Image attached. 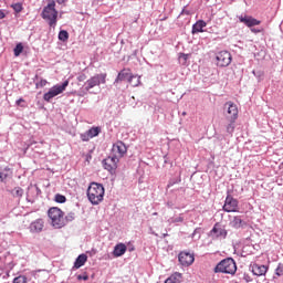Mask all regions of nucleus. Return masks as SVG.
I'll use <instances>...</instances> for the list:
<instances>
[{
    "label": "nucleus",
    "instance_id": "obj_1",
    "mask_svg": "<svg viewBox=\"0 0 283 283\" xmlns=\"http://www.w3.org/2000/svg\"><path fill=\"white\" fill-rule=\"evenodd\" d=\"M41 17L50 28H56L59 21V11L56 10V2L51 0L42 10Z\"/></svg>",
    "mask_w": 283,
    "mask_h": 283
},
{
    "label": "nucleus",
    "instance_id": "obj_2",
    "mask_svg": "<svg viewBox=\"0 0 283 283\" xmlns=\"http://www.w3.org/2000/svg\"><path fill=\"white\" fill-rule=\"evenodd\" d=\"M87 198L93 205H101L103 198H105V188L103 185L92 182L87 188Z\"/></svg>",
    "mask_w": 283,
    "mask_h": 283
},
{
    "label": "nucleus",
    "instance_id": "obj_3",
    "mask_svg": "<svg viewBox=\"0 0 283 283\" xmlns=\"http://www.w3.org/2000/svg\"><path fill=\"white\" fill-rule=\"evenodd\" d=\"M48 216L51 220L52 227L55 229H62V227H65V213L61 208L52 207L48 211Z\"/></svg>",
    "mask_w": 283,
    "mask_h": 283
},
{
    "label": "nucleus",
    "instance_id": "obj_4",
    "mask_svg": "<svg viewBox=\"0 0 283 283\" xmlns=\"http://www.w3.org/2000/svg\"><path fill=\"white\" fill-rule=\"evenodd\" d=\"M238 271V265L232 258L222 260L214 268V273H227L228 275H235Z\"/></svg>",
    "mask_w": 283,
    "mask_h": 283
},
{
    "label": "nucleus",
    "instance_id": "obj_5",
    "mask_svg": "<svg viewBox=\"0 0 283 283\" xmlns=\"http://www.w3.org/2000/svg\"><path fill=\"white\" fill-rule=\"evenodd\" d=\"M120 81H128L133 87L140 85V76L132 74L129 69H124L118 73L115 83H120Z\"/></svg>",
    "mask_w": 283,
    "mask_h": 283
},
{
    "label": "nucleus",
    "instance_id": "obj_6",
    "mask_svg": "<svg viewBox=\"0 0 283 283\" xmlns=\"http://www.w3.org/2000/svg\"><path fill=\"white\" fill-rule=\"evenodd\" d=\"M67 85H70V81H64L61 85H54L43 95V101L50 103L52 98L59 96V94H63L65 90H67Z\"/></svg>",
    "mask_w": 283,
    "mask_h": 283
},
{
    "label": "nucleus",
    "instance_id": "obj_7",
    "mask_svg": "<svg viewBox=\"0 0 283 283\" xmlns=\"http://www.w3.org/2000/svg\"><path fill=\"white\" fill-rule=\"evenodd\" d=\"M106 78H107V73L95 74L94 76H92L85 82L84 84L85 92H90V90H94V87L101 85V83L105 85Z\"/></svg>",
    "mask_w": 283,
    "mask_h": 283
},
{
    "label": "nucleus",
    "instance_id": "obj_8",
    "mask_svg": "<svg viewBox=\"0 0 283 283\" xmlns=\"http://www.w3.org/2000/svg\"><path fill=\"white\" fill-rule=\"evenodd\" d=\"M222 209H223V211H226V213H239L240 212V202L238 201V199L233 198V196L228 193Z\"/></svg>",
    "mask_w": 283,
    "mask_h": 283
},
{
    "label": "nucleus",
    "instance_id": "obj_9",
    "mask_svg": "<svg viewBox=\"0 0 283 283\" xmlns=\"http://www.w3.org/2000/svg\"><path fill=\"white\" fill-rule=\"evenodd\" d=\"M216 59L218 67H229V65H231L232 56L228 51L217 53Z\"/></svg>",
    "mask_w": 283,
    "mask_h": 283
},
{
    "label": "nucleus",
    "instance_id": "obj_10",
    "mask_svg": "<svg viewBox=\"0 0 283 283\" xmlns=\"http://www.w3.org/2000/svg\"><path fill=\"white\" fill-rule=\"evenodd\" d=\"M228 120H238V105L233 102H227L223 106Z\"/></svg>",
    "mask_w": 283,
    "mask_h": 283
},
{
    "label": "nucleus",
    "instance_id": "obj_11",
    "mask_svg": "<svg viewBox=\"0 0 283 283\" xmlns=\"http://www.w3.org/2000/svg\"><path fill=\"white\" fill-rule=\"evenodd\" d=\"M178 260L181 266H191L196 261V258L192 253L182 251L179 253Z\"/></svg>",
    "mask_w": 283,
    "mask_h": 283
},
{
    "label": "nucleus",
    "instance_id": "obj_12",
    "mask_svg": "<svg viewBox=\"0 0 283 283\" xmlns=\"http://www.w3.org/2000/svg\"><path fill=\"white\" fill-rule=\"evenodd\" d=\"M112 153L114 154L115 158L119 159L127 154V146L123 142H117L113 145Z\"/></svg>",
    "mask_w": 283,
    "mask_h": 283
},
{
    "label": "nucleus",
    "instance_id": "obj_13",
    "mask_svg": "<svg viewBox=\"0 0 283 283\" xmlns=\"http://www.w3.org/2000/svg\"><path fill=\"white\" fill-rule=\"evenodd\" d=\"M119 161L120 159H118V157H107L103 160L104 169H106L107 171H114L115 169H118Z\"/></svg>",
    "mask_w": 283,
    "mask_h": 283
},
{
    "label": "nucleus",
    "instance_id": "obj_14",
    "mask_svg": "<svg viewBox=\"0 0 283 283\" xmlns=\"http://www.w3.org/2000/svg\"><path fill=\"white\" fill-rule=\"evenodd\" d=\"M250 268L252 270L253 275H256L258 277L266 275V271H269V266L258 263L251 264Z\"/></svg>",
    "mask_w": 283,
    "mask_h": 283
},
{
    "label": "nucleus",
    "instance_id": "obj_15",
    "mask_svg": "<svg viewBox=\"0 0 283 283\" xmlns=\"http://www.w3.org/2000/svg\"><path fill=\"white\" fill-rule=\"evenodd\" d=\"M43 227H45L43 219H38L30 224V231L31 233H41Z\"/></svg>",
    "mask_w": 283,
    "mask_h": 283
},
{
    "label": "nucleus",
    "instance_id": "obj_16",
    "mask_svg": "<svg viewBox=\"0 0 283 283\" xmlns=\"http://www.w3.org/2000/svg\"><path fill=\"white\" fill-rule=\"evenodd\" d=\"M211 233L216 234V238H227V229L220 223L213 226Z\"/></svg>",
    "mask_w": 283,
    "mask_h": 283
},
{
    "label": "nucleus",
    "instance_id": "obj_17",
    "mask_svg": "<svg viewBox=\"0 0 283 283\" xmlns=\"http://www.w3.org/2000/svg\"><path fill=\"white\" fill-rule=\"evenodd\" d=\"M241 23H244L248 28H253V25H260L261 21L253 17H241L239 18Z\"/></svg>",
    "mask_w": 283,
    "mask_h": 283
},
{
    "label": "nucleus",
    "instance_id": "obj_18",
    "mask_svg": "<svg viewBox=\"0 0 283 283\" xmlns=\"http://www.w3.org/2000/svg\"><path fill=\"white\" fill-rule=\"evenodd\" d=\"M127 253V245L125 243H118L115 245L113 250L114 258H120Z\"/></svg>",
    "mask_w": 283,
    "mask_h": 283
},
{
    "label": "nucleus",
    "instance_id": "obj_19",
    "mask_svg": "<svg viewBox=\"0 0 283 283\" xmlns=\"http://www.w3.org/2000/svg\"><path fill=\"white\" fill-rule=\"evenodd\" d=\"M230 227H232V229H242V227H244V220H242L240 216H234L230 221Z\"/></svg>",
    "mask_w": 283,
    "mask_h": 283
},
{
    "label": "nucleus",
    "instance_id": "obj_20",
    "mask_svg": "<svg viewBox=\"0 0 283 283\" xmlns=\"http://www.w3.org/2000/svg\"><path fill=\"white\" fill-rule=\"evenodd\" d=\"M203 28H207V22H205L203 20L197 21L192 25V34H198V32H205Z\"/></svg>",
    "mask_w": 283,
    "mask_h": 283
},
{
    "label": "nucleus",
    "instance_id": "obj_21",
    "mask_svg": "<svg viewBox=\"0 0 283 283\" xmlns=\"http://www.w3.org/2000/svg\"><path fill=\"white\" fill-rule=\"evenodd\" d=\"M85 262H87L86 254H80L74 262V269H81V266H85Z\"/></svg>",
    "mask_w": 283,
    "mask_h": 283
},
{
    "label": "nucleus",
    "instance_id": "obj_22",
    "mask_svg": "<svg viewBox=\"0 0 283 283\" xmlns=\"http://www.w3.org/2000/svg\"><path fill=\"white\" fill-rule=\"evenodd\" d=\"M10 193L13 198H17L18 200H21V198H23V188L15 187L12 190H10Z\"/></svg>",
    "mask_w": 283,
    "mask_h": 283
},
{
    "label": "nucleus",
    "instance_id": "obj_23",
    "mask_svg": "<svg viewBox=\"0 0 283 283\" xmlns=\"http://www.w3.org/2000/svg\"><path fill=\"white\" fill-rule=\"evenodd\" d=\"M229 124L227 125L226 129L228 134H233L235 132V120L229 119Z\"/></svg>",
    "mask_w": 283,
    "mask_h": 283
},
{
    "label": "nucleus",
    "instance_id": "obj_24",
    "mask_svg": "<svg viewBox=\"0 0 283 283\" xmlns=\"http://www.w3.org/2000/svg\"><path fill=\"white\" fill-rule=\"evenodd\" d=\"M87 133L91 138H94V137L98 136V134H101V128L92 127L91 129L87 130Z\"/></svg>",
    "mask_w": 283,
    "mask_h": 283
},
{
    "label": "nucleus",
    "instance_id": "obj_25",
    "mask_svg": "<svg viewBox=\"0 0 283 283\" xmlns=\"http://www.w3.org/2000/svg\"><path fill=\"white\" fill-rule=\"evenodd\" d=\"M67 39H70V33H67V31L62 30L59 33V40L63 41L65 43V41H67Z\"/></svg>",
    "mask_w": 283,
    "mask_h": 283
},
{
    "label": "nucleus",
    "instance_id": "obj_26",
    "mask_svg": "<svg viewBox=\"0 0 283 283\" xmlns=\"http://www.w3.org/2000/svg\"><path fill=\"white\" fill-rule=\"evenodd\" d=\"M55 202H59L60 205H63L67 201V198L61 193H56L54 197Z\"/></svg>",
    "mask_w": 283,
    "mask_h": 283
},
{
    "label": "nucleus",
    "instance_id": "obj_27",
    "mask_svg": "<svg viewBox=\"0 0 283 283\" xmlns=\"http://www.w3.org/2000/svg\"><path fill=\"white\" fill-rule=\"evenodd\" d=\"M14 56H21V53L23 52V44L18 43L13 50Z\"/></svg>",
    "mask_w": 283,
    "mask_h": 283
},
{
    "label": "nucleus",
    "instance_id": "obj_28",
    "mask_svg": "<svg viewBox=\"0 0 283 283\" xmlns=\"http://www.w3.org/2000/svg\"><path fill=\"white\" fill-rule=\"evenodd\" d=\"M13 283H28V277L25 275H19L13 279Z\"/></svg>",
    "mask_w": 283,
    "mask_h": 283
},
{
    "label": "nucleus",
    "instance_id": "obj_29",
    "mask_svg": "<svg viewBox=\"0 0 283 283\" xmlns=\"http://www.w3.org/2000/svg\"><path fill=\"white\" fill-rule=\"evenodd\" d=\"M11 8L14 10V12L19 13L23 10V4L14 3V4L11 6Z\"/></svg>",
    "mask_w": 283,
    "mask_h": 283
},
{
    "label": "nucleus",
    "instance_id": "obj_30",
    "mask_svg": "<svg viewBox=\"0 0 283 283\" xmlns=\"http://www.w3.org/2000/svg\"><path fill=\"white\" fill-rule=\"evenodd\" d=\"M179 60L182 61V64H187V61H189V54L186 53H180L179 54Z\"/></svg>",
    "mask_w": 283,
    "mask_h": 283
},
{
    "label": "nucleus",
    "instance_id": "obj_31",
    "mask_svg": "<svg viewBox=\"0 0 283 283\" xmlns=\"http://www.w3.org/2000/svg\"><path fill=\"white\" fill-rule=\"evenodd\" d=\"M165 283H180V281L175 275H171L165 281Z\"/></svg>",
    "mask_w": 283,
    "mask_h": 283
},
{
    "label": "nucleus",
    "instance_id": "obj_32",
    "mask_svg": "<svg viewBox=\"0 0 283 283\" xmlns=\"http://www.w3.org/2000/svg\"><path fill=\"white\" fill-rule=\"evenodd\" d=\"M77 81L78 83H84V81H87V75H85L84 73L80 74L77 76Z\"/></svg>",
    "mask_w": 283,
    "mask_h": 283
},
{
    "label": "nucleus",
    "instance_id": "obj_33",
    "mask_svg": "<svg viewBox=\"0 0 283 283\" xmlns=\"http://www.w3.org/2000/svg\"><path fill=\"white\" fill-rule=\"evenodd\" d=\"M81 138L84 143H87V140H90L92 137L90 136V134L86 132L85 134L81 135Z\"/></svg>",
    "mask_w": 283,
    "mask_h": 283
},
{
    "label": "nucleus",
    "instance_id": "obj_34",
    "mask_svg": "<svg viewBox=\"0 0 283 283\" xmlns=\"http://www.w3.org/2000/svg\"><path fill=\"white\" fill-rule=\"evenodd\" d=\"M276 275H283V265H279L275 270Z\"/></svg>",
    "mask_w": 283,
    "mask_h": 283
},
{
    "label": "nucleus",
    "instance_id": "obj_35",
    "mask_svg": "<svg viewBox=\"0 0 283 283\" xmlns=\"http://www.w3.org/2000/svg\"><path fill=\"white\" fill-rule=\"evenodd\" d=\"M77 280H84V282H87V280H90V276L87 274L84 275H77Z\"/></svg>",
    "mask_w": 283,
    "mask_h": 283
},
{
    "label": "nucleus",
    "instance_id": "obj_36",
    "mask_svg": "<svg viewBox=\"0 0 283 283\" xmlns=\"http://www.w3.org/2000/svg\"><path fill=\"white\" fill-rule=\"evenodd\" d=\"M75 216L73 212H70L67 216H66V220H69L70 222H72V220H74Z\"/></svg>",
    "mask_w": 283,
    "mask_h": 283
},
{
    "label": "nucleus",
    "instance_id": "obj_37",
    "mask_svg": "<svg viewBox=\"0 0 283 283\" xmlns=\"http://www.w3.org/2000/svg\"><path fill=\"white\" fill-rule=\"evenodd\" d=\"M172 222H185V218L182 216H179L175 218Z\"/></svg>",
    "mask_w": 283,
    "mask_h": 283
},
{
    "label": "nucleus",
    "instance_id": "obj_38",
    "mask_svg": "<svg viewBox=\"0 0 283 283\" xmlns=\"http://www.w3.org/2000/svg\"><path fill=\"white\" fill-rule=\"evenodd\" d=\"M8 178V175H3V172H0V182H3Z\"/></svg>",
    "mask_w": 283,
    "mask_h": 283
},
{
    "label": "nucleus",
    "instance_id": "obj_39",
    "mask_svg": "<svg viewBox=\"0 0 283 283\" xmlns=\"http://www.w3.org/2000/svg\"><path fill=\"white\" fill-rule=\"evenodd\" d=\"M40 85L41 87H45L48 85V80H41Z\"/></svg>",
    "mask_w": 283,
    "mask_h": 283
},
{
    "label": "nucleus",
    "instance_id": "obj_40",
    "mask_svg": "<svg viewBox=\"0 0 283 283\" xmlns=\"http://www.w3.org/2000/svg\"><path fill=\"white\" fill-rule=\"evenodd\" d=\"M243 280H245V282H252V279L249 276V274H244Z\"/></svg>",
    "mask_w": 283,
    "mask_h": 283
},
{
    "label": "nucleus",
    "instance_id": "obj_41",
    "mask_svg": "<svg viewBox=\"0 0 283 283\" xmlns=\"http://www.w3.org/2000/svg\"><path fill=\"white\" fill-rule=\"evenodd\" d=\"M15 103H17V105H21L22 103H25V99L19 98Z\"/></svg>",
    "mask_w": 283,
    "mask_h": 283
},
{
    "label": "nucleus",
    "instance_id": "obj_42",
    "mask_svg": "<svg viewBox=\"0 0 283 283\" xmlns=\"http://www.w3.org/2000/svg\"><path fill=\"white\" fill-rule=\"evenodd\" d=\"M0 19H6V12L3 10H0Z\"/></svg>",
    "mask_w": 283,
    "mask_h": 283
},
{
    "label": "nucleus",
    "instance_id": "obj_43",
    "mask_svg": "<svg viewBox=\"0 0 283 283\" xmlns=\"http://www.w3.org/2000/svg\"><path fill=\"white\" fill-rule=\"evenodd\" d=\"M251 31H252V32H260V30H255V29H252Z\"/></svg>",
    "mask_w": 283,
    "mask_h": 283
},
{
    "label": "nucleus",
    "instance_id": "obj_44",
    "mask_svg": "<svg viewBox=\"0 0 283 283\" xmlns=\"http://www.w3.org/2000/svg\"><path fill=\"white\" fill-rule=\"evenodd\" d=\"M154 216H158V212H154Z\"/></svg>",
    "mask_w": 283,
    "mask_h": 283
},
{
    "label": "nucleus",
    "instance_id": "obj_45",
    "mask_svg": "<svg viewBox=\"0 0 283 283\" xmlns=\"http://www.w3.org/2000/svg\"><path fill=\"white\" fill-rule=\"evenodd\" d=\"M133 83H136V78L133 80Z\"/></svg>",
    "mask_w": 283,
    "mask_h": 283
}]
</instances>
